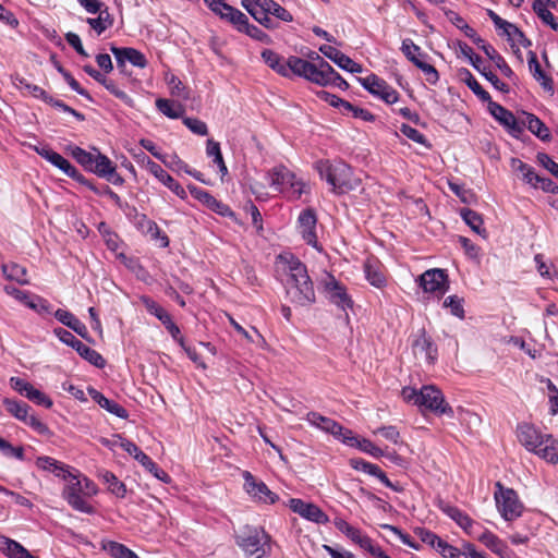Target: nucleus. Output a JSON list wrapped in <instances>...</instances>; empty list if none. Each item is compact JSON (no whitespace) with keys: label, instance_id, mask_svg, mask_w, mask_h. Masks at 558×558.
<instances>
[{"label":"nucleus","instance_id":"obj_57","mask_svg":"<svg viewBox=\"0 0 558 558\" xmlns=\"http://www.w3.org/2000/svg\"><path fill=\"white\" fill-rule=\"evenodd\" d=\"M446 16L451 24L459 28L466 37H473L474 28H472L465 20L454 11L446 12Z\"/></svg>","mask_w":558,"mask_h":558},{"label":"nucleus","instance_id":"obj_26","mask_svg":"<svg viewBox=\"0 0 558 558\" xmlns=\"http://www.w3.org/2000/svg\"><path fill=\"white\" fill-rule=\"evenodd\" d=\"M72 350H75L82 359L97 368H104L106 365V361L100 353L83 343L81 340L75 339L73 336Z\"/></svg>","mask_w":558,"mask_h":558},{"label":"nucleus","instance_id":"obj_50","mask_svg":"<svg viewBox=\"0 0 558 558\" xmlns=\"http://www.w3.org/2000/svg\"><path fill=\"white\" fill-rule=\"evenodd\" d=\"M502 35L506 36L509 40H512L513 43L521 44L523 46H527L531 43L525 38L523 32L519 29L514 24L505 21L502 23L501 28Z\"/></svg>","mask_w":558,"mask_h":558},{"label":"nucleus","instance_id":"obj_19","mask_svg":"<svg viewBox=\"0 0 558 558\" xmlns=\"http://www.w3.org/2000/svg\"><path fill=\"white\" fill-rule=\"evenodd\" d=\"M11 387L17 391L20 395L24 396L32 402L43 405L45 408H50L52 405V401L49 397H47L44 392L35 388L28 381L20 378V377H11L10 379Z\"/></svg>","mask_w":558,"mask_h":558},{"label":"nucleus","instance_id":"obj_24","mask_svg":"<svg viewBox=\"0 0 558 558\" xmlns=\"http://www.w3.org/2000/svg\"><path fill=\"white\" fill-rule=\"evenodd\" d=\"M365 279L375 288L383 289L387 286V279L383 271V266L378 260L367 258L364 263Z\"/></svg>","mask_w":558,"mask_h":558},{"label":"nucleus","instance_id":"obj_31","mask_svg":"<svg viewBox=\"0 0 558 558\" xmlns=\"http://www.w3.org/2000/svg\"><path fill=\"white\" fill-rule=\"evenodd\" d=\"M37 468L49 472L53 474L54 476L66 480V477L70 475V471L68 469V465L64 463L59 462L58 460L51 458V457H39L36 460Z\"/></svg>","mask_w":558,"mask_h":558},{"label":"nucleus","instance_id":"obj_51","mask_svg":"<svg viewBox=\"0 0 558 558\" xmlns=\"http://www.w3.org/2000/svg\"><path fill=\"white\" fill-rule=\"evenodd\" d=\"M102 444L110 448L120 447L134 459L142 452V450L133 441L121 436H118V438L112 441L107 439L102 440Z\"/></svg>","mask_w":558,"mask_h":558},{"label":"nucleus","instance_id":"obj_48","mask_svg":"<svg viewBox=\"0 0 558 558\" xmlns=\"http://www.w3.org/2000/svg\"><path fill=\"white\" fill-rule=\"evenodd\" d=\"M5 290L9 294L13 295L14 299L21 301L33 310H37L38 306L43 303V300L39 296L31 295L26 291L10 287H7Z\"/></svg>","mask_w":558,"mask_h":558},{"label":"nucleus","instance_id":"obj_13","mask_svg":"<svg viewBox=\"0 0 558 558\" xmlns=\"http://www.w3.org/2000/svg\"><path fill=\"white\" fill-rule=\"evenodd\" d=\"M242 477L244 480V490L254 501L274 505L279 500V496L271 492L263 481L257 480L251 472L244 471Z\"/></svg>","mask_w":558,"mask_h":558},{"label":"nucleus","instance_id":"obj_6","mask_svg":"<svg viewBox=\"0 0 558 558\" xmlns=\"http://www.w3.org/2000/svg\"><path fill=\"white\" fill-rule=\"evenodd\" d=\"M241 5L257 23L268 29L278 26L271 16L287 23L293 21L292 14L274 0H241Z\"/></svg>","mask_w":558,"mask_h":558},{"label":"nucleus","instance_id":"obj_62","mask_svg":"<svg viewBox=\"0 0 558 558\" xmlns=\"http://www.w3.org/2000/svg\"><path fill=\"white\" fill-rule=\"evenodd\" d=\"M374 434L381 435L385 439L391 441L395 445L402 444L400 433L393 425L381 426L374 430Z\"/></svg>","mask_w":558,"mask_h":558},{"label":"nucleus","instance_id":"obj_7","mask_svg":"<svg viewBox=\"0 0 558 558\" xmlns=\"http://www.w3.org/2000/svg\"><path fill=\"white\" fill-rule=\"evenodd\" d=\"M236 544L246 558H265L270 554V536L262 527L246 526L236 535Z\"/></svg>","mask_w":558,"mask_h":558},{"label":"nucleus","instance_id":"obj_20","mask_svg":"<svg viewBox=\"0 0 558 558\" xmlns=\"http://www.w3.org/2000/svg\"><path fill=\"white\" fill-rule=\"evenodd\" d=\"M305 420L314 427L324 430L328 434L333 435L337 439L341 441V438L344 437V433H347L348 428H344L342 425L337 423L330 417L324 416L318 412H308L306 414Z\"/></svg>","mask_w":558,"mask_h":558},{"label":"nucleus","instance_id":"obj_34","mask_svg":"<svg viewBox=\"0 0 558 558\" xmlns=\"http://www.w3.org/2000/svg\"><path fill=\"white\" fill-rule=\"evenodd\" d=\"M524 125L529 129V131L538 137L541 141L547 142L550 140L549 129L545 125V123L538 119L535 114L524 112Z\"/></svg>","mask_w":558,"mask_h":558},{"label":"nucleus","instance_id":"obj_38","mask_svg":"<svg viewBox=\"0 0 558 558\" xmlns=\"http://www.w3.org/2000/svg\"><path fill=\"white\" fill-rule=\"evenodd\" d=\"M156 107L162 114L170 119L184 118V107L177 101L165 98H158L156 100Z\"/></svg>","mask_w":558,"mask_h":558},{"label":"nucleus","instance_id":"obj_27","mask_svg":"<svg viewBox=\"0 0 558 558\" xmlns=\"http://www.w3.org/2000/svg\"><path fill=\"white\" fill-rule=\"evenodd\" d=\"M97 477L107 485V489L110 494L120 499L125 498L128 493L126 486L112 472L100 469L97 471Z\"/></svg>","mask_w":558,"mask_h":558},{"label":"nucleus","instance_id":"obj_3","mask_svg":"<svg viewBox=\"0 0 558 558\" xmlns=\"http://www.w3.org/2000/svg\"><path fill=\"white\" fill-rule=\"evenodd\" d=\"M517 436L526 450L537 454L549 463H558V440L549 434H543L534 425L520 423Z\"/></svg>","mask_w":558,"mask_h":558},{"label":"nucleus","instance_id":"obj_15","mask_svg":"<svg viewBox=\"0 0 558 558\" xmlns=\"http://www.w3.org/2000/svg\"><path fill=\"white\" fill-rule=\"evenodd\" d=\"M287 66L289 68V70L287 71V77H289L292 73L316 85L319 84L323 74V64L320 66H316L308 60L302 59L296 56H291L287 60Z\"/></svg>","mask_w":558,"mask_h":558},{"label":"nucleus","instance_id":"obj_49","mask_svg":"<svg viewBox=\"0 0 558 558\" xmlns=\"http://www.w3.org/2000/svg\"><path fill=\"white\" fill-rule=\"evenodd\" d=\"M90 498L92 497L74 494V484L72 483V509L87 514L96 513V508Z\"/></svg>","mask_w":558,"mask_h":558},{"label":"nucleus","instance_id":"obj_39","mask_svg":"<svg viewBox=\"0 0 558 558\" xmlns=\"http://www.w3.org/2000/svg\"><path fill=\"white\" fill-rule=\"evenodd\" d=\"M481 49L484 51V53L496 64V66L500 70V72L509 77H514V72L512 69L508 65L505 58L497 52V50L492 45H483L481 46Z\"/></svg>","mask_w":558,"mask_h":558},{"label":"nucleus","instance_id":"obj_29","mask_svg":"<svg viewBox=\"0 0 558 558\" xmlns=\"http://www.w3.org/2000/svg\"><path fill=\"white\" fill-rule=\"evenodd\" d=\"M347 537L374 557L384 558L386 555L379 546L373 543V539L368 535L357 527H355Z\"/></svg>","mask_w":558,"mask_h":558},{"label":"nucleus","instance_id":"obj_8","mask_svg":"<svg viewBox=\"0 0 558 558\" xmlns=\"http://www.w3.org/2000/svg\"><path fill=\"white\" fill-rule=\"evenodd\" d=\"M270 186L290 199H299L305 193L306 184L284 166L275 167L268 173Z\"/></svg>","mask_w":558,"mask_h":558},{"label":"nucleus","instance_id":"obj_25","mask_svg":"<svg viewBox=\"0 0 558 558\" xmlns=\"http://www.w3.org/2000/svg\"><path fill=\"white\" fill-rule=\"evenodd\" d=\"M88 395L90 398L102 409L108 411L109 413L116 415L120 418H126L128 417V411L120 405L118 402L110 400L106 398L101 392L96 390L95 388L89 387L87 389Z\"/></svg>","mask_w":558,"mask_h":558},{"label":"nucleus","instance_id":"obj_32","mask_svg":"<svg viewBox=\"0 0 558 558\" xmlns=\"http://www.w3.org/2000/svg\"><path fill=\"white\" fill-rule=\"evenodd\" d=\"M318 85L335 86L342 90L349 88L347 81L328 62L323 64V74Z\"/></svg>","mask_w":558,"mask_h":558},{"label":"nucleus","instance_id":"obj_9","mask_svg":"<svg viewBox=\"0 0 558 558\" xmlns=\"http://www.w3.org/2000/svg\"><path fill=\"white\" fill-rule=\"evenodd\" d=\"M495 501L502 519L513 521L521 517L523 505L518 494L512 488H505L499 482L496 483Z\"/></svg>","mask_w":558,"mask_h":558},{"label":"nucleus","instance_id":"obj_42","mask_svg":"<svg viewBox=\"0 0 558 558\" xmlns=\"http://www.w3.org/2000/svg\"><path fill=\"white\" fill-rule=\"evenodd\" d=\"M101 547L112 558H140L133 550L125 545L114 541H104Z\"/></svg>","mask_w":558,"mask_h":558},{"label":"nucleus","instance_id":"obj_2","mask_svg":"<svg viewBox=\"0 0 558 558\" xmlns=\"http://www.w3.org/2000/svg\"><path fill=\"white\" fill-rule=\"evenodd\" d=\"M315 170L330 186V192L336 195L356 190L361 184L360 178L354 174L352 168L340 159H320L315 162Z\"/></svg>","mask_w":558,"mask_h":558},{"label":"nucleus","instance_id":"obj_40","mask_svg":"<svg viewBox=\"0 0 558 558\" xmlns=\"http://www.w3.org/2000/svg\"><path fill=\"white\" fill-rule=\"evenodd\" d=\"M97 13V17H88L86 21L90 28L94 29L97 35H100L106 29L112 26L113 17L111 16L107 8L98 11Z\"/></svg>","mask_w":558,"mask_h":558},{"label":"nucleus","instance_id":"obj_22","mask_svg":"<svg viewBox=\"0 0 558 558\" xmlns=\"http://www.w3.org/2000/svg\"><path fill=\"white\" fill-rule=\"evenodd\" d=\"M488 110L489 113L512 135H517L522 132V126L517 121L514 114L501 105L490 100L488 102Z\"/></svg>","mask_w":558,"mask_h":558},{"label":"nucleus","instance_id":"obj_58","mask_svg":"<svg viewBox=\"0 0 558 558\" xmlns=\"http://www.w3.org/2000/svg\"><path fill=\"white\" fill-rule=\"evenodd\" d=\"M366 474L368 475H372L376 478H378L386 487L395 490V492H400L401 488L393 484L388 477L387 475L385 474V472L376 464L374 463H369L368 468L366 469Z\"/></svg>","mask_w":558,"mask_h":558},{"label":"nucleus","instance_id":"obj_54","mask_svg":"<svg viewBox=\"0 0 558 558\" xmlns=\"http://www.w3.org/2000/svg\"><path fill=\"white\" fill-rule=\"evenodd\" d=\"M463 304L464 300L462 298L449 295L444 300L442 306L448 308L453 316L463 319L465 316Z\"/></svg>","mask_w":558,"mask_h":558},{"label":"nucleus","instance_id":"obj_45","mask_svg":"<svg viewBox=\"0 0 558 558\" xmlns=\"http://www.w3.org/2000/svg\"><path fill=\"white\" fill-rule=\"evenodd\" d=\"M2 272L9 280H14L21 284L28 283L26 268L19 264L3 265Z\"/></svg>","mask_w":558,"mask_h":558},{"label":"nucleus","instance_id":"obj_37","mask_svg":"<svg viewBox=\"0 0 558 558\" xmlns=\"http://www.w3.org/2000/svg\"><path fill=\"white\" fill-rule=\"evenodd\" d=\"M511 166L515 171L522 174V179L526 184H530L534 189L538 187L539 175L532 166L517 158L511 160Z\"/></svg>","mask_w":558,"mask_h":558},{"label":"nucleus","instance_id":"obj_36","mask_svg":"<svg viewBox=\"0 0 558 558\" xmlns=\"http://www.w3.org/2000/svg\"><path fill=\"white\" fill-rule=\"evenodd\" d=\"M263 61L275 72L280 74L281 76L287 77V71L289 68L287 66V61L271 49H264L260 53Z\"/></svg>","mask_w":558,"mask_h":558},{"label":"nucleus","instance_id":"obj_46","mask_svg":"<svg viewBox=\"0 0 558 558\" xmlns=\"http://www.w3.org/2000/svg\"><path fill=\"white\" fill-rule=\"evenodd\" d=\"M548 4L544 2H533V11L536 13L538 19L551 29L558 31V22L555 15L547 9Z\"/></svg>","mask_w":558,"mask_h":558},{"label":"nucleus","instance_id":"obj_1","mask_svg":"<svg viewBox=\"0 0 558 558\" xmlns=\"http://www.w3.org/2000/svg\"><path fill=\"white\" fill-rule=\"evenodd\" d=\"M278 262L283 265L284 270L289 274L287 295L290 302L300 306L313 304L315 302V291L306 266L292 253L280 254Z\"/></svg>","mask_w":558,"mask_h":558},{"label":"nucleus","instance_id":"obj_23","mask_svg":"<svg viewBox=\"0 0 558 558\" xmlns=\"http://www.w3.org/2000/svg\"><path fill=\"white\" fill-rule=\"evenodd\" d=\"M341 442L348 447L356 448L362 452L372 456L373 458H380L385 454L384 451L374 445L369 439L359 438L350 429L344 433V437L341 438Z\"/></svg>","mask_w":558,"mask_h":558},{"label":"nucleus","instance_id":"obj_41","mask_svg":"<svg viewBox=\"0 0 558 558\" xmlns=\"http://www.w3.org/2000/svg\"><path fill=\"white\" fill-rule=\"evenodd\" d=\"M463 221L478 235L486 238L487 231L483 228V218L476 211L464 208L460 213Z\"/></svg>","mask_w":558,"mask_h":558},{"label":"nucleus","instance_id":"obj_10","mask_svg":"<svg viewBox=\"0 0 558 558\" xmlns=\"http://www.w3.org/2000/svg\"><path fill=\"white\" fill-rule=\"evenodd\" d=\"M295 228L307 245L323 253L324 248L317 236V215L313 208H305L299 214Z\"/></svg>","mask_w":558,"mask_h":558},{"label":"nucleus","instance_id":"obj_64","mask_svg":"<svg viewBox=\"0 0 558 558\" xmlns=\"http://www.w3.org/2000/svg\"><path fill=\"white\" fill-rule=\"evenodd\" d=\"M142 302L147 310V312L154 315L157 319L161 320L163 316H167L169 313L160 306L157 302L151 300L150 298H142Z\"/></svg>","mask_w":558,"mask_h":558},{"label":"nucleus","instance_id":"obj_55","mask_svg":"<svg viewBox=\"0 0 558 558\" xmlns=\"http://www.w3.org/2000/svg\"><path fill=\"white\" fill-rule=\"evenodd\" d=\"M399 130L407 138L413 141L414 143L423 145L424 147L427 148L430 147V144L425 137V135L422 134L418 130L412 128L411 125L402 123Z\"/></svg>","mask_w":558,"mask_h":558},{"label":"nucleus","instance_id":"obj_16","mask_svg":"<svg viewBox=\"0 0 558 558\" xmlns=\"http://www.w3.org/2000/svg\"><path fill=\"white\" fill-rule=\"evenodd\" d=\"M323 288L328 300L339 308L345 311L353 306V301L348 294L347 288L332 275L327 274L323 280Z\"/></svg>","mask_w":558,"mask_h":558},{"label":"nucleus","instance_id":"obj_60","mask_svg":"<svg viewBox=\"0 0 558 558\" xmlns=\"http://www.w3.org/2000/svg\"><path fill=\"white\" fill-rule=\"evenodd\" d=\"M182 122L192 133L198 136H206L208 134L207 124L197 118L184 117Z\"/></svg>","mask_w":558,"mask_h":558},{"label":"nucleus","instance_id":"obj_30","mask_svg":"<svg viewBox=\"0 0 558 558\" xmlns=\"http://www.w3.org/2000/svg\"><path fill=\"white\" fill-rule=\"evenodd\" d=\"M138 228L145 232L147 235H149L153 240H159L160 241V247H168L169 246V238L165 232L160 230L158 225L147 218V216L142 215L138 219Z\"/></svg>","mask_w":558,"mask_h":558},{"label":"nucleus","instance_id":"obj_5","mask_svg":"<svg viewBox=\"0 0 558 558\" xmlns=\"http://www.w3.org/2000/svg\"><path fill=\"white\" fill-rule=\"evenodd\" d=\"M72 158L77 161L86 171L105 179L113 185L121 186L124 179L117 171V166L97 148L87 151L80 147H72Z\"/></svg>","mask_w":558,"mask_h":558},{"label":"nucleus","instance_id":"obj_53","mask_svg":"<svg viewBox=\"0 0 558 558\" xmlns=\"http://www.w3.org/2000/svg\"><path fill=\"white\" fill-rule=\"evenodd\" d=\"M478 64V69H475L476 71H478L497 90L501 92V93H509V86L501 82L498 76L493 73L488 66H486L483 63H477Z\"/></svg>","mask_w":558,"mask_h":558},{"label":"nucleus","instance_id":"obj_21","mask_svg":"<svg viewBox=\"0 0 558 558\" xmlns=\"http://www.w3.org/2000/svg\"><path fill=\"white\" fill-rule=\"evenodd\" d=\"M319 52L347 72L361 73L363 71L361 64L356 63L350 57L330 45H322L319 47Z\"/></svg>","mask_w":558,"mask_h":558},{"label":"nucleus","instance_id":"obj_14","mask_svg":"<svg viewBox=\"0 0 558 558\" xmlns=\"http://www.w3.org/2000/svg\"><path fill=\"white\" fill-rule=\"evenodd\" d=\"M416 282L426 293L442 295L449 289L448 275L445 269L433 268L417 277Z\"/></svg>","mask_w":558,"mask_h":558},{"label":"nucleus","instance_id":"obj_59","mask_svg":"<svg viewBox=\"0 0 558 558\" xmlns=\"http://www.w3.org/2000/svg\"><path fill=\"white\" fill-rule=\"evenodd\" d=\"M302 518L316 524H326L329 522V517L314 504L305 511Z\"/></svg>","mask_w":558,"mask_h":558},{"label":"nucleus","instance_id":"obj_17","mask_svg":"<svg viewBox=\"0 0 558 558\" xmlns=\"http://www.w3.org/2000/svg\"><path fill=\"white\" fill-rule=\"evenodd\" d=\"M110 51L116 58L118 70L122 74H126V62L140 69H144L147 65L145 54L135 48L111 46Z\"/></svg>","mask_w":558,"mask_h":558},{"label":"nucleus","instance_id":"obj_61","mask_svg":"<svg viewBox=\"0 0 558 558\" xmlns=\"http://www.w3.org/2000/svg\"><path fill=\"white\" fill-rule=\"evenodd\" d=\"M474 537L477 538L482 544H484L492 551L494 550V548H497V545H499V543L501 542V539L497 535H495L493 532H490L487 529H484L481 533L477 532L476 536H474Z\"/></svg>","mask_w":558,"mask_h":558},{"label":"nucleus","instance_id":"obj_43","mask_svg":"<svg viewBox=\"0 0 558 558\" xmlns=\"http://www.w3.org/2000/svg\"><path fill=\"white\" fill-rule=\"evenodd\" d=\"M222 20H227L231 23L239 32H243L248 25V17L241 12L239 9L229 5L220 16Z\"/></svg>","mask_w":558,"mask_h":558},{"label":"nucleus","instance_id":"obj_12","mask_svg":"<svg viewBox=\"0 0 558 558\" xmlns=\"http://www.w3.org/2000/svg\"><path fill=\"white\" fill-rule=\"evenodd\" d=\"M138 162L178 197L181 199H185L187 197V193L185 192L184 187L178 181H175L160 165L153 161L148 156L145 154L140 155Z\"/></svg>","mask_w":558,"mask_h":558},{"label":"nucleus","instance_id":"obj_18","mask_svg":"<svg viewBox=\"0 0 558 558\" xmlns=\"http://www.w3.org/2000/svg\"><path fill=\"white\" fill-rule=\"evenodd\" d=\"M439 509L452 521H454L456 524L461 527L469 536H476L481 525L476 523L468 513L458 507L444 501L439 502Z\"/></svg>","mask_w":558,"mask_h":558},{"label":"nucleus","instance_id":"obj_47","mask_svg":"<svg viewBox=\"0 0 558 558\" xmlns=\"http://www.w3.org/2000/svg\"><path fill=\"white\" fill-rule=\"evenodd\" d=\"M3 404L7 411L20 421L26 420V415L31 411L27 403L13 399H4Z\"/></svg>","mask_w":558,"mask_h":558},{"label":"nucleus","instance_id":"obj_4","mask_svg":"<svg viewBox=\"0 0 558 558\" xmlns=\"http://www.w3.org/2000/svg\"><path fill=\"white\" fill-rule=\"evenodd\" d=\"M401 396L407 403L416 405L422 412L429 411L437 415L453 416V409L446 402L441 390L436 386L426 385L418 390L404 387Z\"/></svg>","mask_w":558,"mask_h":558},{"label":"nucleus","instance_id":"obj_52","mask_svg":"<svg viewBox=\"0 0 558 558\" xmlns=\"http://www.w3.org/2000/svg\"><path fill=\"white\" fill-rule=\"evenodd\" d=\"M101 85L113 96L119 98L123 104H125L129 107L134 106V100L132 97H130L124 90H122L118 84L106 76L105 81L101 83Z\"/></svg>","mask_w":558,"mask_h":558},{"label":"nucleus","instance_id":"obj_56","mask_svg":"<svg viewBox=\"0 0 558 558\" xmlns=\"http://www.w3.org/2000/svg\"><path fill=\"white\" fill-rule=\"evenodd\" d=\"M466 72L465 84L468 87L482 100L485 102H489L492 100L490 95L486 92L481 84L476 81V78L471 74L470 71Z\"/></svg>","mask_w":558,"mask_h":558},{"label":"nucleus","instance_id":"obj_63","mask_svg":"<svg viewBox=\"0 0 558 558\" xmlns=\"http://www.w3.org/2000/svg\"><path fill=\"white\" fill-rule=\"evenodd\" d=\"M165 328L168 330L172 339L179 344L183 345L184 338L181 336L180 328L173 323L170 314L163 316L160 320Z\"/></svg>","mask_w":558,"mask_h":558},{"label":"nucleus","instance_id":"obj_35","mask_svg":"<svg viewBox=\"0 0 558 558\" xmlns=\"http://www.w3.org/2000/svg\"><path fill=\"white\" fill-rule=\"evenodd\" d=\"M36 153L51 162L53 166L62 170L64 173L70 174V162L63 158L60 154L52 150L47 145H40L34 147Z\"/></svg>","mask_w":558,"mask_h":558},{"label":"nucleus","instance_id":"obj_28","mask_svg":"<svg viewBox=\"0 0 558 558\" xmlns=\"http://www.w3.org/2000/svg\"><path fill=\"white\" fill-rule=\"evenodd\" d=\"M0 553L7 558H38L22 544L7 536H0Z\"/></svg>","mask_w":558,"mask_h":558},{"label":"nucleus","instance_id":"obj_33","mask_svg":"<svg viewBox=\"0 0 558 558\" xmlns=\"http://www.w3.org/2000/svg\"><path fill=\"white\" fill-rule=\"evenodd\" d=\"M72 483L74 484V494L94 497L98 493L97 485L78 471H72Z\"/></svg>","mask_w":558,"mask_h":558},{"label":"nucleus","instance_id":"obj_11","mask_svg":"<svg viewBox=\"0 0 558 558\" xmlns=\"http://www.w3.org/2000/svg\"><path fill=\"white\" fill-rule=\"evenodd\" d=\"M357 82L369 94L388 105L396 104L399 100V93L376 74L372 73L365 77H357Z\"/></svg>","mask_w":558,"mask_h":558},{"label":"nucleus","instance_id":"obj_44","mask_svg":"<svg viewBox=\"0 0 558 558\" xmlns=\"http://www.w3.org/2000/svg\"><path fill=\"white\" fill-rule=\"evenodd\" d=\"M401 51L415 66H417V63H421L426 58V54L423 53L421 47L410 38L402 40Z\"/></svg>","mask_w":558,"mask_h":558}]
</instances>
